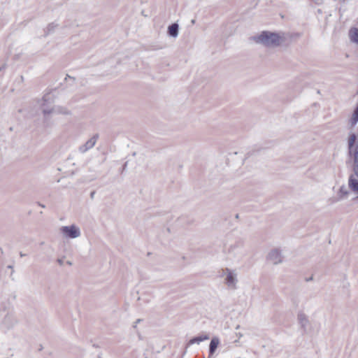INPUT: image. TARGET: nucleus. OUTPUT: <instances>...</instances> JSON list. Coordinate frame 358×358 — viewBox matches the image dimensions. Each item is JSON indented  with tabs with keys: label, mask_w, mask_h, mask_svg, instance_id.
I'll return each instance as SVG.
<instances>
[{
	"label": "nucleus",
	"mask_w": 358,
	"mask_h": 358,
	"mask_svg": "<svg viewBox=\"0 0 358 358\" xmlns=\"http://www.w3.org/2000/svg\"><path fill=\"white\" fill-rule=\"evenodd\" d=\"M220 344V339L218 337H213L209 345V357L213 356L215 352L218 345Z\"/></svg>",
	"instance_id": "obj_10"
},
{
	"label": "nucleus",
	"mask_w": 358,
	"mask_h": 358,
	"mask_svg": "<svg viewBox=\"0 0 358 358\" xmlns=\"http://www.w3.org/2000/svg\"><path fill=\"white\" fill-rule=\"evenodd\" d=\"M38 206H40L42 208H45V207L43 204H42V203H41L39 202L38 203Z\"/></svg>",
	"instance_id": "obj_31"
},
{
	"label": "nucleus",
	"mask_w": 358,
	"mask_h": 358,
	"mask_svg": "<svg viewBox=\"0 0 358 358\" xmlns=\"http://www.w3.org/2000/svg\"><path fill=\"white\" fill-rule=\"evenodd\" d=\"M348 186L350 189L358 194V180L354 177V175H350L348 180Z\"/></svg>",
	"instance_id": "obj_11"
},
{
	"label": "nucleus",
	"mask_w": 358,
	"mask_h": 358,
	"mask_svg": "<svg viewBox=\"0 0 358 358\" xmlns=\"http://www.w3.org/2000/svg\"><path fill=\"white\" fill-rule=\"evenodd\" d=\"M355 148V147L350 148L349 147H348V155L350 157H352V158H353V151H354Z\"/></svg>",
	"instance_id": "obj_21"
},
{
	"label": "nucleus",
	"mask_w": 358,
	"mask_h": 358,
	"mask_svg": "<svg viewBox=\"0 0 358 358\" xmlns=\"http://www.w3.org/2000/svg\"><path fill=\"white\" fill-rule=\"evenodd\" d=\"M60 231L65 237L69 238H76L80 236V229L74 224L62 227Z\"/></svg>",
	"instance_id": "obj_3"
},
{
	"label": "nucleus",
	"mask_w": 358,
	"mask_h": 358,
	"mask_svg": "<svg viewBox=\"0 0 358 358\" xmlns=\"http://www.w3.org/2000/svg\"><path fill=\"white\" fill-rule=\"evenodd\" d=\"M252 40L267 48H275L280 46L285 41L284 37L280 34L270 31H263L259 35L252 37Z\"/></svg>",
	"instance_id": "obj_1"
},
{
	"label": "nucleus",
	"mask_w": 358,
	"mask_h": 358,
	"mask_svg": "<svg viewBox=\"0 0 358 358\" xmlns=\"http://www.w3.org/2000/svg\"><path fill=\"white\" fill-rule=\"evenodd\" d=\"M54 98L51 96L50 92L45 93L42 97V103L41 104V110L44 117V121L49 120V115L54 113Z\"/></svg>",
	"instance_id": "obj_2"
},
{
	"label": "nucleus",
	"mask_w": 358,
	"mask_h": 358,
	"mask_svg": "<svg viewBox=\"0 0 358 358\" xmlns=\"http://www.w3.org/2000/svg\"><path fill=\"white\" fill-rule=\"evenodd\" d=\"M20 256L21 257H22L26 256V255H25V254H24V253H22V252H20Z\"/></svg>",
	"instance_id": "obj_30"
},
{
	"label": "nucleus",
	"mask_w": 358,
	"mask_h": 358,
	"mask_svg": "<svg viewBox=\"0 0 358 358\" xmlns=\"http://www.w3.org/2000/svg\"><path fill=\"white\" fill-rule=\"evenodd\" d=\"M179 25L178 23L174 22L168 27L167 34L169 36L176 38L178 35Z\"/></svg>",
	"instance_id": "obj_9"
},
{
	"label": "nucleus",
	"mask_w": 358,
	"mask_h": 358,
	"mask_svg": "<svg viewBox=\"0 0 358 358\" xmlns=\"http://www.w3.org/2000/svg\"><path fill=\"white\" fill-rule=\"evenodd\" d=\"M54 113L62 114L66 115H69L71 114V111L67 108L61 106H55Z\"/></svg>",
	"instance_id": "obj_14"
},
{
	"label": "nucleus",
	"mask_w": 358,
	"mask_h": 358,
	"mask_svg": "<svg viewBox=\"0 0 358 358\" xmlns=\"http://www.w3.org/2000/svg\"><path fill=\"white\" fill-rule=\"evenodd\" d=\"M6 68V64H3L0 67V71H1L2 70H4Z\"/></svg>",
	"instance_id": "obj_24"
},
{
	"label": "nucleus",
	"mask_w": 358,
	"mask_h": 358,
	"mask_svg": "<svg viewBox=\"0 0 358 358\" xmlns=\"http://www.w3.org/2000/svg\"><path fill=\"white\" fill-rule=\"evenodd\" d=\"M127 164V162H125L123 166V169H126Z\"/></svg>",
	"instance_id": "obj_33"
},
{
	"label": "nucleus",
	"mask_w": 358,
	"mask_h": 358,
	"mask_svg": "<svg viewBox=\"0 0 358 358\" xmlns=\"http://www.w3.org/2000/svg\"><path fill=\"white\" fill-rule=\"evenodd\" d=\"M66 264L69 266H71L72 264V263L70 262V261H67L66 262Z\"/></svg>",
	"instance_id": "obj_32"
},
{
	"label": "nucleus",
	"mask_w": 358,
	"mask_h": 358,
	"mask_svg": "<svg viewBox=\"0 0 358 358\" xmlns=\"http://www.w3.org/2000/svg\"><path fill=\"white\" fill-rule=\"evenodd\" d=\"M7 268H9V269H11L12 270V273L13 272V266L12 265H8L7 266Z\"/></svg>",
	"instance_id": "obj_27"
},
{
	"label": "nucleus",
	"mask_w": 358,
	"mask_h": 358,
	"mask_svg": "<svg viewBox=\"0 0 358 358\" xmlns=\"http://www.w3.org/2000/svg\"><path fill=\"white\" fill-rule=\"evenodd\" d=\"M145 358H148V357H145Z\"/></svg>",
	"instance_id": "obj_35"
},
{
	"label": "nucleus",
	"mask_w": 358,
	"mask_h": 358,
	"mask_svg": "<svg viewBox=\"0 0 358 358\" xmlns=\"http://www.w3.org/2000/svg\"><path fill=\"white\" fill-rule=\"evenodd\" d=\"M339 193L342 196H347L348 194V191L347 190L346 187L345 186H341L339 189Z\"/></svg>",
	"instance_id": "obj_19"
},
{
	"label": "nucleus",
	"mask_w": 358,
	"mask_h": 358,
	"mask_svg": "<svg viewBox=\"0 0 358 358\" xmlns=\"http://www.w3.org/2000/svg\"><path fill=\"white\" fill-rule=\"evenodd\" d=\"M267 259L272 262L273 264H278L282 262V256L279 249L271 250L267 256Z\"/></svg>",
	"instance_id": "obj_4"
},
{
	"label": "nucleus",
	"mask_w": 358,
	"mask_h": 358,
	"mask_svg": "<svg viewBox=\"0 0 358 358\" xmlns=\"http://www.w3.org/2000/svg\"><path fill=\"white\" fill-rule=\"evenodd\" d=\"M350 41L358 44V28L352 27L349 31Z\"/></svg>",
	"instance_id": "obj_13"
},
{
	"label": "nucleus",
	"mask_w": 358,
	"mask_h": 358,
	"mask_svg": "<svg viewBox=\"0 0 358 358\" xmlns=\"http://www.w3.org/2000/svg\"><path fill=\"white\" fill-rule=\"evenodd\" d=\"M252 155V153L251 152H248L246 155V158L249 157Z\"/></svg>",
	"instance_id": "obj_28"
},
{
	"label": "nucleus",
	"mask_w": 358,
	"mask_h": 358,
	"mask_svg": "<svg viewBox=\"0 0 358 358\" xmlns=\"http://www.w3.org/2000/svg\"><path fill=\"white\" fill-rule=\"evenodd\" d=\"M353 158H358V145L355 146L353 151Z\"/></svg>",
	"instance_id": "obj_20"
},
{
	"label": "nucleus",
	"mask_w": 358,
	"mask_h": 358,
	"mask_svg": "<svg viewBox=\"0 0 358 358\" xmlns=\"http://www.w3.org/2000/svg\"><path fill=\"white\" fill-rule=\"evenodd\" d=\"M94 194H95V192H94V191L90 193V198H91V199H93V198H94Z\"/></svg>",
	"instance_id": "obj_26"
},
{
	"label": "nucleus",
	"mask_w": 358,
	"mask_h": 358,
	"mask_svg": "<svg viewBox=\"0 0 358 358\" xmlns=\"http://www.w3.org/2000/svg\"><path fill=\"white\" fill-rule=\"evenodd\" d=\"M358 122V103L354 108L350 117L348 119V125L349 129H352Z\"/></svg>",
	"instance_id": "obj_7"
},
{
	"label": "nucleus",
	"mask_w": 358,
	"mask_h": 358,
	"mask_svg": "<svg viewBox=\"0 0 358 358\" xmlns=\"http://www.w3.org/2000/svg\"><path fill=\"white\" fill-rule=\"evenodd\" d=\"M58 27V24H55L54 22H52V23H50L46 29L44 30V36H47L48 35H49L50 34L52 33L55 28Z\"/></svg>",
	"instance_id": "obj_17"
},
{
	"label": "nucleus",
	"mask_w": 358,
	"mask_h": 358,
	"mask_svg": "<svg viewBox=\"0 0 358 358\" xmlns=\"http://www.w3.org/2000/svg\"><path fill=\"white\" fill-rule=\"evenodd\" d=\"M15 322H16L15 320L13 319L12 315H6L3 319L4 324L6 325L8 328L13 327V325Z\"/></svg>",
	"instance_id": "obj_16"
},
{
	"label": "nucleus",
	"mask_w": 358,
	"mask_h": 358,
	"mask_svg": "<svg viewBox=\"0 0 358 358\" xmlns=\"http://www.w3.org/2000/svg\"><path fill=\"white\" fill-rule=\"evenodd\" d=\"M297 319L301 329H303V332H306V327L309 324V320L306 315L303 312H299L297 315Z\"/></svg>",
	"instance_id": "obj_8"
},
{
	"label": "nucleus",
	"mask_w": 358,
	"mask_h": 358,
	"mask_svg": "<svg viewBox=\"0 0 358 358\" xmlns=\"http://www.w3.org/2000/svg\"><path fill=\"white\" fill-rule=\"evenodd\" d=\"M141 321H142L141 319L136 320V322H134V325H133V328L136 329V327H137V324H138V323H140Z\"/></svg>",
	"instance_id": "obj_22"
},
{
	"label": "nucleus",
	"mask_w": 358,
	"mask_h": 358,
	"mask_svg": "<svg viewBox=\"0 0 358 358\" xmlns=\"http://www.w3.org/2000/svg\"><path fill=\"white\" fill-rule=\"evenodd\" d=\"M208 339H209V336L207 334L193 337L192 338H191L189 341V342L187 344L186 348H187L190 345H193L194 343L199 344L200 342H202V341L208 340Z\"/></svg>",
	"instance_id": "obj_12"
},
{
	"label": "nucleus",
	"mask_w": 358,
	"mask_h": 358,
	"mask_svg": "<svg viewBox=\"0 0 358 358\" xmlns=\"http://www.w3.org/2000/svg\"><path fill=\"white\" fill-rule=\"evenodd\" d=\"M57 262H58V264H59V265H61V266L63 264V262H63V260H62V259H57Z\"/></svg>",
	"instance_id": "obj_23"
},
{
	"label": "nucleus",
	"mask_w": 358,
	"mask_h": 358,
	"mask_svg": "<svg viewBox=\"0 0 358 358\" xmlns=\"http://www.w3.org/2000/svg\"><path fill=\"white\" fill-rule=\"evenodd\" d=\"M238 217H239L238 214H236V218H237V219H238Z\"/></svg>",
	"instance_id": "obj_34"
},
{
	"label": "nucleus",
	"mask_w": 358,
	"mask_h": 358,
	"mask_svg": "<svg viewBox=\"0 0 358 358\" xmlns=\"http://www.w3.org/2000/svg\"><path fill=\"white\" fill-rule=\"evenodd\" d=\"M67 78H72L73 80H75V78H72L69 75H66V77L65 78V80H66Z\"/></svg>",
	"instance_id": "obj_29"
},
{
	"label": "nucleus",
	"mask_w": 358,
	"mask_h": 358,
	"mask_svg": "<svg viewBox=\"0 0 358 358\" xmlns=\"http://www.w3.org/2000/svg\"><path fill=\"white\" fill-rule=\"evenodd\" d=\"M357 138V135L355 133H352L350 134L348 139V147L354 148L355 142Z\"/></svg>",
	"instance_id": "obj_15"
},
{
	"label": "nucleus",
	"mask_w": 358,
	"mask_h": 358,
	"mask_svg": "<svg viewBox=\"0 0 358 358\" xmlns=\"http://www.w3.org/2000/svg\"><path fill=\"white\" fill-rule=\"evenodd\" d=\"M313 280V275L309 277V278H306V282H309V281H311Z\"/></svg>",
	"instance_id": "obj_25"
},
{
	"label": "nucleus",
	"mask_w": 358,
	"mask_h": 358,
	"mask_svg": "<svg viewBox=\"0 0 358 358\" xmlns=\"http://www.w3.org/2000/svg\"><path fill=\"white\" fill-rule=\"evenodd\" d=\"M224 273H227L225 278V283L230 287L236 289V284L237 282L236 274L234 273L229 268H226L223 270Z\"/></svg>",
	"instance_id": "obj_5"
},
{
	"label": "nucleus",
	"mask_w": 358,
	"mask_h": 358,
	"mask_svg": "<svg viewBox=\"0 0 358 358\" xmlns=\"http://www.w3.org/2000/svg\"><path fill=\"white\" fill-rule=\"evenodd\" d=\"M352 171L358 178V158H353Z\"/></svg>",
	"instance_id": "obj_18"
},
{
	"label": "nucleus",
	"mask_w": 358,
	"mask_h": 358,
	"mask_svg": "<svg viewBox=\"0 0 358 358\" xmlns=\"http://www.w3.org/2000/svg\"><path fill=\"white\" fill-rule=\"evenodd\" d=\"M99 138V134H94L91 138H90L85 144L79 147V151L82 153L87 152L90 148H93Z\"/></svg>",
	"instance_id": "obj_6"
}]
</instances>
